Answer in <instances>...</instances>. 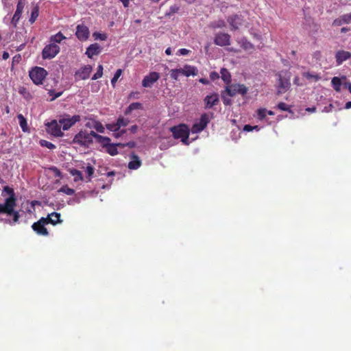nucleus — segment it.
Masks as SVG:
<instances>
[{
  "label": "nucleus",
  "mask_w": 351,
  "mask_h": 351,
  "mask_svg": "<svg viewBox=\"0 0 351 351\" xmlns=\"http://www.w3.org/2000/svg\"><path fill=\"white\" fill-rule=\"evenodd\" d=\"M4 193H7L9 197L5 199L3 204H0V214H5L12 217L11 219L6 220V223L13 226L19 221L20 218L19 211L14 210L16 205V197L14 189L9 186L3 187L2 194L3 195Z\"/></svg>",
  "instance_id": "nucleus-1"
},
{
  "label": "nucleus",
  "mask_w": 351,
  "mask_h": 351,
  "mask_svg": "<svg viewBox=\"0 0 351 351\" xmlns=\"http://www.w3.org/2000/svg\"><path fill=\"white\" fill-rule=\"evenodd\" d=\"M173 136L176 139L181 138L182 142L186 145L189 144V136L190 130L186 124H180L171 128Z\"/></svg>",
  "instance_id": "nucleus-2"
},
{
  "label": "nucleus",
  "mask_w": 351,
  "mask_h": 351,
  "mask_svg": "<svg viewBox=\"0 0 351 351\" xmlns=\"http://www.w3.org/2000/svg\"><path fill=\"white\" fill-rule=\"evenodd\" d=\"M81 121V116L75 114L71 116L68 114H64L59 116L58 123L60 124L63 130H68L73 127L76 123Z\"/></svg>",
  "instance_id": "nucleus-3"
},
{
  "label": "nucleus",
  "mask_w": 351,
  "mask_h": 351,
  "mask_svg": "<svg viewBox=\"0 0 351 351\" xmlns=\"http://www.w3.org/2000/svg\"><path fill=\"white\" fill-rule=\"evenodd\" d=\"M71 143L76 144L84 147H88L89 145L93 143V139L90 138L86 130H81L74 136Z\"/></svg>",
  "instance_id": "nucleus-4"
},
{
  "label": "nucleus",
  "mask_w": 351,
  "mask_h": 351,
  "mask_svg": "<svg viewBox=\"0 0 351 351\" xmlns=\"http://www.w3.org/2000/svg\"><path fill=\"white\" fill-rule=\"evenodd\" d=\"M226 95L229 97H234L236 95L244 96L248 91V88L243 84H230L225 87Z\"/></svg>",
  "instance_id": "nucleus-5"
},
{
  "label": "nucleus",
  "mask_w": 351,
  "mask_h": 351,
  "mask_svg": "<svg viewBox=\"0 0 351 351\" xmlns=\"http://www.w3.org/2000/svg\"><path fill=\"white\" fill-rule=\"evenodd\" d=\"M47 71L42 67L35 66L29 73V77L36 85L43 84L47 75Z\"/></svg>",
  "instance_id": "nucleus-6"
},
{
  "label": "nucleus",
  "mask_w": 351,
  "mask_h": 351,
  "mask_svg": "<svg viewBox=\"0 0 351 351\" xmlns=\"http://www.w3.org/2000/svg\"><path fill=\"white\" fill-rule=\"evenodd\" d=\"M46 131L48 134L55 137H62L64 132L61 130V125L58 123V120H52L45 124Z\"/></svg>",
  "instance_id": "nucleus-7"
},
{
  "label": "nucleus",
  "mask_w": 351,
  "mask_h": 351,
  "mask_svg": "<svg viewBox=\"0 0 351 351\" xmlns=\"http://www.w3.org/2000/svg\"><path fill=\"white\" fill-rule=\"evenodd\" d=\"M210 122V118L208 114L204 113L201 115L199 122L195 123L191 128V132L197 134L203 131Z\"/></svg>",
  "instance_id": "nucleus-8"
},
{
  "label": "nucleus",
  "mask_w": 351,
  "mask_h": 351,
  "mask_svg": "<svg viewBox=\"0 0 351 351\" xmlns=\"http://www.w3.org/2000/svg\"><path fill=\"white\" fill-rule=\"evenodd\" d=\"M60 52V47L55 43L46 45L42 51L43 59H52Z\"/></svg>",
  "instance_id": "nucleus-9"
},
{
  "label": "nucleus",
  "mask_w": 351,
  "mask_h": 351,
  "mask_svg": "<svg viewBox=\"0 0 351 351\" xmlns=\"http://www.w3.org/2000/svg\"><path fill=\"white\" fill-rule=\"evenodd\" d=\"M230 35L228 33L218 32L214 37V43L220 47H226L230 45Z\"/></svg>",
  "instance_id": "nucleus-10"
},
{
  "label": "nucleus",
  "mask_w": 351,
  "mask_h": 351,
  "mask_svg": "<svg viewBox=\"0 0 351 351\" xmlns=\"http://www.w3.org/2000/svg\"><path fill=\"white\" fill-rule=\"evenodd\" d=\"M160 78V74L158 72H150L147 75H145L142 80V86L145 88H151L152 85L156 82Z\"/></svg>",
  "instance_id": "nucleus-11"
},
{
  "label": "nucleus",
  "mask_w": 351,
  "mask_h": 351,
  "mask_svg": "<svg viewBox=\"0 0 351 351\" xmlns=\"http://www.w3.org/2000/svg\"><path fill=\"white\" fill-rule=\"evenodd\" d=\"M45 219H39L38 221L34 223L32 226V230L38 235L47 237L49 232L46 228L45 223Z\"/></svg>",
  "instance_id": "nucleus-12"
},
{
  "label": "nucleus",
  "mask_w": 351,
  "mask_h": 351,
  "mask_svg": "<svg viewBox=\"0 0 351 351\" xmlns=\"http://www.w3.org/2000/svg\"><path fill=\"white\" fill-rule=\"evenodd\" d=\"M227 21L230 25V29L235 31L243 25V16L238 14L230 15L227 18Z\"/></svg>",
  "instance_id": "nucleus-13"
},
{
  "label": "nucleus",
  "mask_w": 351,
  "mask_h": 351,
  "mask_svg": "<svg viewBox=\"0 0 351 351\" xmlns=\"http://www.w3.org/2000/svg\"><path fill=\"white\" fill-rule=\"evenodd\" d=\"M75 36L80 41L86 40L90 36V31L88 27L84 24L77 25L76 27Z\"/></svg>",
  "instance_id": "nucleus-14"
},
{
  "label": "nucleus",
  "mask_w": 351,
  "mask_h": 351,
  "mask_svg": "<svg viewBox=\"0 0 351 351\" xmlns=\"http://www.w3.org/2000/svg\"><path fill=\"white\" fill-rule=\"evenodd\" d=\"M206 109H210L213 106H217L219 102V95L217 93H213L206 96L204 99Z\"/></svg>",
  "instance_id": "nucleus-15"
},
{
  "label": "nucleus",
  "mask_w": 351,
  "mask_h": 351,
  "mask_svg": "<svg viewBox=\"0 0 351 351\" xmlns=\"http://www.w3.org/2000/svg\"><path fill=\"white\" fill-rule=\"evenodd\" d=\"M25 6L24 0H19L18 3L16 5V10L15 11V13L12 19L11 23L13 25L14 27H16L17 23L19 22L21 14L23 12V8Z\"/></svg>",
  "instance_id": "nucleus-16"
},
{
  "label": "nucleus",
  "mask_w": 351,
  "mask_h": 351,
  "mask_svg": "<svg viewBox=\"0 0 351 351\" xmlns=\"http://www.w3.org/2000/svg\"><path fill=\"white\" fill-rule=\"evenodd\" d=\"M40 219H45V223L46 225L51 223L55 226L62 222V220L60 219V213L56 212H53L49 214L47 217H41Z\"/></svg>",
  "instance_id": "nucleus-17"
},
{
  "label": "nucleus",
  "mask_w": 351,
  "mask_h": 351,
  "mask_svg": "<svg viewBox=\"0 0 351 351\" xmlns=\"http://www.w3.org/2000/svg\"><path fill=\"white\" fill-rule=\"evenodd\" d=\"M278 95L282 94L287 91L291 86V83L289 79L283 77L281 74H278Z\"/></svg>",
  "instance_id": "nucleus-18"
},
{
  "label": "nucleus",
  "mask_w": 351,
  "mask_h": 351,
  "mask_svg": "<svg viewBox=\"0 0 351 351\" xmlns=\"http://www.w3.org/2000/svg\"><path fill=\"white\" fill-rule=\"evenodd\" d=\"M92 71L90 65H86L75 73V75L81 80H86L89 77Z\"/></svg>",
  "instance_id": "nucleus-19"
},
{
  "label": "nucleus",
  "mask_w": 351,
  "mask_h": 351,
  "mask_svg": "<svg viewBox=\"0 0 351 351\" xmlns=\"http://www.w3.org/2000/svg\"><path fill=\"white\" fill-rule=\"evenodd\" d=\"M351 21V13L346 14L335 19L332 22V26H341L343 24H348Z\"/></svg>",
  "instance_id": "nucleus-20"
},
{
  "label": "nucleus",
  "mask_w": 351,
  "mask_h": 351,
  "mask_svg": "<svg viewBox=\"0 0 351 351\" xmlns=\"http://www.w3.org/2000/svg\"><path fill=\"white\" fill-rule=\"evenodd\" d=\"M351 57V53L343 50L338 51L336 53L335 58L337 65H340L343 62L349 59Z\"/></svg>",
  "instance_id": "nucleus-21"
},
{
  "label": "nucleus",
  "mask_w": 351,
  "mask_h": 351,
  "mask_svg": "<svg viewBox=\"0 0 351 351\" xmlns=\"http://www.w3.org/2000/svg\"><path fill=\"white\" fill-rule=\"evenodd\" d=\"M101 51V47L97 43L91 44L87 49L86 54L90 58L93 56L98 55Z\"/></svg>",
  "instance_id": "nucleus-22"
},
{
  "label": "nucleus",
  "mask_w": 351,
  "mask_h": 351,
  "mask_svg": "<svg viewBox=\"0 0 351 351\" xmlns=\"http://www.w3.org/2000/svg\"><path fill=\"white\" fill-rule=\"evenodd\" d=\"M131 159L132 160L128 163V168L134 170L138 169L141 165V161L139 159V157L137 155L132 154L131 155Z\"/></svg>",
  "instance_id": "nucleus-23"
},
{
  "label": "nucleus",
  "mask_w": 351,
  "mask_h": 351,
  "mask_svg": "<svg viewBox=\"0 0 351 351\" xmlns=\"http://www.w3.org/2000/svg\"><path fill=\"white\" fill-rule=\"evenodd\" d=\"M221 77L222 80L226 84V86L231 83V75L228 70L226 68H222L220 71Z\"/></svg>",
  "instance_id": "nucleus-24"
},
{
  "label": "nucleus",
  "mask_w": 351,
  "mask_h": 351,
  "mask_svg": "<svg viewBox=\"0 0 351 351\" xmlns=\"http://www.w3.org/2000/svg\"><path fill=\"white\" fill-rule=\"evenodd\" d=\"M181 74L189 77L196 75V69L194 66L186 65L184 69H180Z\"/></svg>",
  "instance_id": "nucleus-25"
},
{
  "label": "nucleus",
  "mask_w": 351,
  "mask_h": 351,
  "mask_svg": "<svg viewBox=\"0 0 351 351\" xmlns=\"http://www.w3.org/2000/svg\"><path fill=\"white\" fill-rule=\"evenodd\" d=\"M143 108V104L140 102H133L129 105L125 111V114H130L134 110H142Z\"/></svg>",
  "instance_id": "nucleus-26"
},
{
  "label": "nucleus",
  "mask_w": 351,
  "mask_h": 351,
  "mask_svg": "<svg viewBox=\"0 0 351 351\" xmlns=\"http://www.w3.org/2000/svg\"><path fill=\"white\" fill-rule=\"evenodd\" d=\"M226 22L222 19L213 21L209 24V27L213 29H222L226 27Z\"/></svg>",
  "instance_id": "nucleus-27"
},
{
  "label": "nucleus",
  "mask_w": 351,
  "mask_h": 351,
  "mask_svg": "<svg viewBox=\"0 0 351 351\" xmlns=\"http://www.w3.org/2000/svg\"><path fill=\"white\" fill-rule=\"evenodd\" d=\"M331 84H332V86L333 87V88L337 91V92H340L341 91V86L342 85V82H341V79L338 77H334L332 78V80H331Z\"/></svg>",
  "instance_id": "nucleus-28"
},
{
  "label": "nucleus",
  "mask_w": 351,
  "mask_h": 351,
  "mask_svg": "<svg viewBox=\"0 0 351 351\" xmlns=\"http://www.w3.org/2000/svg\"><path fill=\"white\" fill-rule=\"evenodd\" d=\"M17 118L22 130L23 132H27L28 130V126L26 119L22 114H18Z\"/></svg>",
  "instance_id": "nucleus-29"
},
{
  "label": "nucleus",
  "mask_w": 351,
  "mask_h": 351,
  "mask_svg": "<svg viewBox=\"0 0 351 351\" xmlns=\"http://www.w3.org/2000/svg\"><path fill=\"white\" fill-rule=\"evenodd\" d=\"M111 142V139L109 137L104 136L100 135L99 137H98V139L97 141V143L101 144L103 148L107 147Z\"/></svg>",
  "instance_id": "nucleus-30"
},
{
  "label": "nucleus",
  "mask_w": 351,
  "mask_h": 351,
  "mask_svg": "<svg viewBox=\"0 0 351 351\" xmlns=\"http://www.w3.org/2000/svg\"><path fill=\"white\" fill-rule=\"evenodd\" d=\"M38 15H39V8H38V5H36L32 10L31 16L29 19V23L31 24H33L37 19Z\"/></svg>",
  "instance_id": "nucleus-31"
},
{
  "label": "nucleus",
  "mask_w": 351,
  "mask_h": 351,
  "mask_svg": "<svg viewBox=\"0 0 351 351\" xmlns=\"http://www.w3.org/2000/svg\"><path fill=\"white\" fill-rule=\"evenodd\" d=\"M64 39H66V37L61 32H58L51 37L50 41L51 43L56 44L60 43Z\"/></svg>",
  "instance_id": "nucleus-32"
},
{
  "label": "nucleus",
  "mask_w": 351,
  "mask_h": 351,
  "mask_svg": "<svg viewBox=\"0 0 351 351\" xmlns=\"http://www.w3.org/2000/svg\"><path fill=\"white\" fill-rule=\"evenodd\" d=\"M239 43L241 47L245 50H252L254 49V45L245 38H243L239 41Z\"/></svg>",
  "instance_id": "nucleus-33"
},
{
  "label": "nucleus",
  "mask_w": 351,
  "mask_h": 351,
  "mask_svg": "<svg viewBox=\"0 0 351 351\" xmlns=\"http://www.w3.org/2000/svg\"><path fill=\"white\" fill-rule=\"evenodd\" d=\"M93 128H94L97 132L104 133L105 132V127L102 125V123L97 121L93 120Z\"/></svg>",
  "instance_id": "nucleus-34"
},
{
  "label": "nucleus",
  "mask_w": 351,
  "mask_h": 351,
  "mask_svg": "<svg viewBox=\"0 0 351 351\" xmlns=\"http://www.w3.org/2000/svg\"><path fill=\"white\" fill-rule=\"evenodd\" d=\"M70 173L74 176V181L83 180L82 173L80 171L75 169H71L69 170Z\"/></svg>",
  "instance_id": "nucleus-35"
},
{
  "label": "nucleus",
  "mask_w": 351,
  "mask_h": 351,
  "mask_svg": "<svg viewBox=\"0 0 351 351\" xmlns=\"http://www.w3.org/2000/svg\"><path fill=\"white\" fill-rule=\"evenodd\" d=\"M105 149L108 154L112 156L117 155L119 153L114 143H110V144L107 147H106Z\"/></svg>",
  "instance_id": "nucleus-36"
},
{
  "label": "nucleus",
  "mask_w": 351,
  "mask_h": 351,
  "mask_svg": "<svg viewBox=\"0 0 351 351\" xmlns=\"http://www.w3.org/2000/svg\"><path fill=\"white\" fill-rule=\"evenodd\" d=\"M19 93L23 95L26 100H30L32 96L29 91L24 86H21L19 88Z\"/></svg>",
  "instance_id": "nucleus-37"
},
{
  "label": "nucleus",
  "mask_w": 351,
  "mask_h": 351,
  "mask_svg": "<svg viewBox=\"0 0 351 351\" xmlns=\"http://www.w3.org/2000/svg\"><path fill=\"white\" fill-rule=\"evenodd\" d=\"M303 76L305 77L308 80H313L315 82H317L320 80V76L317 74H313L310 72H304L303 73Z\"/></svg>",
  "instance_id": "nucleus-38"
},
{
  "label": "nucleus",
  "mask_w": 351,
  "mask_h": 351,
  "mask_svg": "<svg viewBox=\"0 0 351 351\" xmlns=\"http://www.w3.org/2000/svg\"><path fill=\"white\" fill-rule=\"evenodd\" d=\"M129 123V120L124 119L122 117H119L118 119L117 120V125H118V128H121V127H125L127 126Z\"/></svg>",
  "instance_id": "nucleus-39"
},
{
  "label": "nucleus",
  "mask_w": 351,
  "mask_h": 351,
  "mask_svg": "<svg viewBox=\"0 0 351 351\" xmlns=\"http://www.w3.org/2000/svg\"><path fill=\"white\" fill-rule=\"evenodd\" d=\"M103 75V66L99 64L97 67V72L92 77L93 80H96L100 77H101Z\"/></svg>",
  "instance_id": "nucleus-40"
},
{
  "label": "nucleus",
  "mask_w": 351,
  "mask_h": 351,
  "mask_svg": "<svg viewBox=\"0 0 351 351\" xmlns=\"http://www.w3.org/2000/svg\"><path fill=\"white\" fill-rule=\"evenodd\" d=\"M226 95H227L225 90L221 92V96L223 100V103L225 106H230L232 104V100L230 98L227 97Z\"/></svg>",
  "instance_id": "nucleus-41"
},
{
  "label": "nucleus",
  "mask_w": 351,
  "mask_h": 351,
  "mask_svg": "<svg viewBox=\"0 0 351 351\" xmlns=\"http://www.w3.org/2000/svg\"><path fill=\"white\" fill-rule=\"evenodd\" d=\"M181 74L180 69H171L170 71V76L174 80H178L179 75Z\"/></svg>",
  "instance_id": "nucleus-42"
},
{
  "label": "nucleus",
  "mask_w": 351,
  "mask_h": 351,
  "mask_svg": "<svg viewBox=\"0 0 351 351\" xmlns=\"http://www.w3.org/2000/svg\"><path fill=\"white\" fill-rule=\"evenodd\" d=\"M277 108L282 111L291 112L290 106L284 102L278 104Z\"/></svg>",
  "instance_id": "nucleus-43"
},
{
  "label": "nucleus",
  "mask_w": 351,
  "mask_h": 351,
  "mask_svg": "<svg viewBox=\"0 0 351 351\" xmlns=\"http://www.w3.org/2000/svg\"><path fill=\"white\" fill-rule=\"evenodd\" d=\"M40 145L43 147H46L49 149H53L56 148V145L54 144L45 140L40 141Z\"/></svg>",
  "instance_id": "nucleus-44"
},
{
  "label": "nucleus",
  "mask_w": 351,
  "mask_h": 351,
  "mask_svg": "<svg viewBox=\"0 0 351 351\" xmlns=\"http://www.w3.org/2000/svg\"><path fill=\"white\" fill-rule=\"evenodd\" d=\"M106 128L110 131L114 132H118L120 129L119 128H118V125H117V122L112 123H108L106 125Z\"/></svg>",
  "instance_id": "nucleus-45"
},
{
  "label": "nucleus",
  "mask_w": 351,
  "mask_h": 351,
  "mask_svg": "<svg viewBox=\"0 0 351 351\" xmlns=\"http://www.w3.org/2000/svg\"><path fill=\"white\" fill-rule=\"evenodd\" d=\"M85 172L88 175V181H90L91 177L94 173V167L90 165H88L85 169Z\"/></svg>",
  "instance_id": "nucleus-46"
},
{
  "label": "nucleus",
  "mask_w": 351,
  "mask_h": 351,
  "mask_svg": "<svg viewBox=\"0 0 351 351\" xmlns=\"http://www.w3.org/2000/svg\"><path fill=\"white\" fill-rule=\"evenodd\" d=\"M180 10V7L177 5H171L169 8V12L166 14L167 16H171L175 13H177Z\"/></svg>",
  "instance_id": "nucleus-47"
},
{
  "label": "nucleus",
  "mask_w": 351,
  "mask_h": 351,
  "mask_svg": "<svg viewBox=\"0 0 351 351\" xmlns=\"http://www.w3.org/2000/svg\"><path fill=\"white\" fill-rule=\"evenodd\" d=\"M60 191L68 195H72L75 193V191L73 189L68 187L67 186H64L60 189Z\"/></svg>",
  "instance_id": "nucleus-48"
},
{
  "label": "nucleus",
  "mask_w": 351,
  "mask_h": 351,
  "mask_svg": "<svg viewBox=\"0 0 351 351\" xmlns=\"http://www.w3.org/2000/svg\"><path fill=\"white\" fill-rule=\"evenodd\" d=\"M267 110L265 108H260L257 110L258 118L261 120L264 119L266 117Z\"/></svg>",
  "instance_id": "nucleus-49"
},
{
  "label": "nucleus",
  "mask_w": 351,
  "mask_h": 351,
  "mask_svg": "<svg viewBox=\"0 0 351 351\" xmlns=\"http://www.w3.org/2000/svg\"><path fill=\"white\" fill-rule=\"evenodd\" d=\"M93 36L95 40L99 39L101 40H106L107 38V35L106 34H101L99 32H94Z\"/></svg>",
  "instance_id": "nucleus-50"
},
{
  "label": "nucleus",
  "mask_w": 351,
  "mask_h": 351,
  "mask_svg": "<svg viewBox=\"0 0 351 351\" xmlns=\"http://www.w3.org/2000/svg\"><path fill=\"white\" fill-rule=\"evenodd\" d=\"M121 73H122V70L121 69H117V71L115 72L113 77L111 80V83L112 84H114L118 80V79L121 76Z\"/></svg>",
  "instance_id": "nucleus-51"
},
{
  "label": "nucleus",
  "mask_w": 351,
  "mask_h": 351,
  "mask_svg": "<svg viewBox=\"0 0 351 351\" xmlns=\"http://www.w3.org/2000/svg\"><path fill=\"white\" fill-rule=\"evenodd\" d=\"M88 134L89 135V137L90 139H93V138H95L96 141L98 139V137H99L100 134H98L94 131H90V132H88Z\"/></svg>",
  "instance_id": "nucleus-52"
},
{
  "label": "nucleus",
  "mask_w": 351,
  "mask_h": 351,
  "mask_svg": "<svg viewBox=\"0 0 351 351\" xmlns=\"http://www.w3.org/2000/svg\"><path fill=\"white\" fill-rule=\"evenodd\" d=\"M51 169L55 173L56 176L60 177L61 172L56 167L51 168Z\"/></svg>",
  "instance_id": "nucleus-53"
},
{
  "label": "nucleus",
  "mask_w": 351,
  "mask_h": 351,
  "mask_svg": "<svg viewBox=\"0 0 351 351\" xmlns=\"http://www.w3.org/2000/svg\"><path fill=\"white\" fill-rule=\"evenodd\" d=\"M210 77L212 80H215L219 77V75L217 72H212L210 75Z\"/></svg>",
  "instance_id": "nucleus-54"
},
{
  "label": "nucleus",
  "mask_w": 351,
  "mask_h": 351,
  "mask_svg": "<svg viewBox=\"0 0 351 351\" xmlns=\"http://www.w3.org/2000/svg\"><path fill=\"white\" fill-rule=\"evenodd\" d=\"M126 132L125 130H121L120 132H117V133H114L113 134V136L116 138H119L120 136H121L123 134H125Z\"/></svg>",
  "instance_id": "nucleus-55"
},
{
  "label": "nucleus",
  "mask_w": 351,
  "mask_h": 351,
  "mask_svg": "<svg viewBox=\"0 0 351 351\" xmlns=\"http://www.w3.org/2000/svg\"><path fill=\"white\" fill-rule=\"evenodd\" d=\"M243 130L245 132H251L254 130V127L250 125H245L243 128Z\"/></svg>",
  "instance_id": "nucleus-56"
},
{
  "label": "nucleus",
  "mask_w": 351,
  "mask_h": 351,
  "mask_svg": "<svg viewBox=\"0 0 351 351\" xmlns=\"http://www.w3.org/2000/svg\"><path fill=\"white\" fill-rule=\"evenodd\" d=\"M94 119H90L85 124V126L88 128H93V123Z\"/></svg>",
  "instance_id": "nucleus-57"
},
{
  "label": "nucleus",
  "mask_w": 351,
  "mask_h": 351,
  "mask_svg": "<svg viewBox=\"0 0 351 351\" xmlns=\"http://www.w3.org/2000/svg\"><path fill=\"white\" fill-rule=\"evenodd\" d=\"M179 52H180V54L184 56V55L188 54L189 51L188 49H184L183 48V49H180L179 50Z\"/></svg>",
  "instance_id": "nucleus-58"
},
{
  "label": "nucleus",
  "mask_w": 351,
  "mask_h": 351,
  "mask_svg": "<svg viewBox=\"0 0 351 351\" xmlns=\"http://www.w3.org/2000/svg\"><path fill=\"white\" fill-rule=\"evenodd\" d=\"M343 86L346 88H348L349 91L351 93V83L349 82H346L343 84Z\"/></svg>",
  "instance_id": "nucleus-59"
},
{
  "label": "nucleus",
  "mask_w": 351,
  "mask_h": 351,
  "mask_svg": "<svg viewBox=\"0 0 351 351\" xmlns=\"http://www.w3.org/2000/svg\"><path fill=\"white\" fill-rule=\"evenodd\" d=\"M10 57L9 53L7 51H4L2 55V58L3 60H7Z\"/></svg>",
  "instance_id": "nucleus-60"
},
{
  "label": "nucleus",
  "mask_w": 351,
  "mask_h": 351,
  "mask_svg": "<svg viewBox=\"0 0 351 351\" xmlns=\"http://www.w3.org/2000/svg\"><path fill=\"white\" fill-rule=\"evenodd\" d=\"M138 129L136 125H132L129 130L132 133H135Z\"/></svg>",
  "instance_id": "nucleus-61"
},
{
  "label": "nucleus",
  "mask_w": 351,
  "mask_h": 351,
  "mask_svg": "<svg viewBox=\"0 0 351 351\" xmlns=\"http://www.w3.org/2000/svg\"><path fill=\"white\" fill-rule=\"evenodd\" d=\"M350 30V27H343L341 29V33H346L347 32H349Z\"/></svg>",
  "instance_id": "nucleus-62"
},
{
  "label": "nucleus",
  "mask_w": 351,
  "mask_h": 351,
  "mask_svg": "<svg viewBox=\"0 0 351 351\" xmlns=\"http://www.w3.org/2000/svg\"><path fill=\"white\" fill-rule=\"evenodd\" d=\"M115 146L117 147H121V148H123L126 146V145L125 143H114Z\"/></svg>",
  "instance_id": "nucleus-63"
},
{
  "label": "nucleus",
  "mask_w": 351,
  "mask_h": 351,
  "mask_svg": "<svg viewBox=\"0 0 351 351\" xmlns=\"http://www.w3.org/2000/svg\"><path fill=\"white\" fill-rule=\"evenodd\" d=\"M306 110L308 111V112H314L316 110V108L315 107L307 108L306 109Z\"/></svg>",
  "instance_id": "nucleus-64"
}]
</instances>
